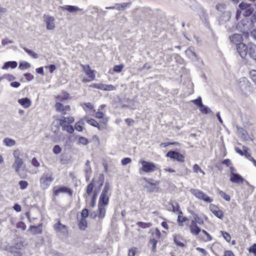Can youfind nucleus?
Segmentation results:
<instances>
[{
  "instance_id": "nucleus-1",
  "label": "nucleus",
  "mask_w": 256,
  "mask_h": 256,
  "mask_svg": "<svg viewBox=\"0 0 256 256\" xmlns=\"http://www.w3.org/2000/svg\"><path fill=\"white\" fill-rule=\"evenodd\" d=\"M230 42L236 45V50L240 58L247 60L250 58L256 61V45L252 42L246 44L242 42V36L240 34H234L230 36Z\"/></svg>"
},
{
  "instance_id": "nucleus-2",
  "label": "nucleus",
  "mask_w": 256,
  "mask_h": 256,
  "mask_svg": "<svg viewBox=\"0 0 256 256\" xmlns=\"http://www.w3.org/2000/svg\"><path fill=\"white\" fill-rule=\"evenodd\" d=\"M53 174L52 172H45L42 175L40 179V184L42 189H46L50 186L54 180Z\"/></svg>"
},
{
  "instance_id": "nucleus-3",
  "label": "nucleus",
  "mask_w": 256,
  "mask_h": 256,
  "mask_svg": "<svg viewBox=\"0 0 256 256\" xmlns=\"http://www.w3.org/2000/svg\"><path fill=\"white\" fill-rule=\"evenodd\" d=\"M20 151L19 150L14 151V162L13 164L12 167L14 168L16 172L20 176L23 178H24L25 175L20 173V168L23 165L24 162L20 158Z\"/></svg>"
},
{
  "instance_id": "nucleus-4",
  "label": "nucleus",
  "mask_w": 256,
  "mask_h": 256,
  "mask_svg": "<svg viewBox=\"0 0 256 256\" xmlns=\"http://www.w3.org/2000/svg\"><path fill=\"white\" fill-rule=\"evenodd\" d=\"M110 188V186L109 183L108 182H106L104 189L100 196L98 201L99 206H105L108 204L110 196V194H108Z\"/></svg>"
},
{
  "instance_id": "nucleus-5",
  "label": "nucleus",
  "mask_w": 256,
  "mask_h": 256,
  "mask_svg": "<svg viewBox=\"0 0 256 256\" xmlns=\"http://www.w3.org/2000/svg\"><path fill=\"white\" fill-rule=\"evenodd\" d=\"M190 191L192 194L199 200H202L206 202H211L213 201L212 198H210L202 191L198 189L192 188Z\"/></svg>"
},
{
  "instance_id": "nucleus-6",
  "label": "nucleus",
  "mask_w": 256,
  "mask_h": 256,
  "mask_svg": "<svg viewBox=\"0 0 256 256\" xmlns=\"http://www.w3.org/2000/svg\"><path fill=\"white\" fill-rule=\"evenodd\" d=\"M140 162L142 166L141 169L144 172L150 173L158 169L155 164L152 162L140 160Z\"/></svg>"
},
{
  "instance_id": "nucleus-7",
  "label": "nucleus",
  "mask_w": 256,
  "mask_h": 256,
  "mask_svg": "<svg viewBox=\"0 0 256 256\" xmlns=\"http://www.w3.org/2000/svg\"><path fill=\"white\" fill-rule=\"evenodd\" d=\"M239 8L242 10V15L244 17L250 16L254 11V8L252 6L246 2H241L239 4Z\"/></svg>"
},
{
  "instance_id": "nucleus-8",
  "label": "nucleus",
  "mask_w": 256,
  "mask_h": 256,
  "mask_svg": "<svg viewBox=\"0 0 256 256\" xmlns=\"http://www.w3.org/2000/svg\"><path fill=\"white\" fill-rule=\"evenodd\" d=\"M56 19L53 16L48 14H44V22L46 24V28L47 30H52L55 28Z\"/></svg>"
},
{
  "instance_id": "nucleus-9",
  "label": "nucleus",
  "mask_w": 256,
  "mask_h": 256,
  "mask_svg": "<svg viewBox=\"0 0 256 256\" xmlns=\"http://www.w3.org/2000/svg\"><path fill=\"white\" fill-rule=\"evenodd\" d=\"M84 72L86 76V78H84V82H90L94 79L95 74L94 71L90 69L89 65L82 66Z\"/></svg>"
},
{
  "instance_id": "nucleus-10",
  "label": "nucleus",
  "mask_w": 256,
  "mask_h": 256,
  "mask_svg": "<svg viewBox=\"0 0 256 256\" xmlns=\"http://www.w3.org/2000/svg\"><path fill=\"white\" fill-rule=\"evenodd\" d=\"M146 184L144 186V188L146 190V191L149 192H157L158 190V187L156 183L152 182L150 179L146 180Z\"/></svg>"
},
{
  "instance_id": "nucleus-11",
  "label": "nucleus",
  "mask_w": 256,
  "mask_h": 256,
  "mask_svg": "<svg viewBox=\"0 0 256 256\" xmlns=\"http://www.w3.org/2000/svg\"><path fill=\"white\" fill-rule=\"evenodd\" d=\"M166 156L172 159L176 160L179 162H184V156L176 151H169L166 154Z\"/></svg>"
},
{
  "instance_id": "nucleus-12",
  "label": "nucleus",
  "mask_w": 256,
  "mask_h": 256,
  "mask_svg": "<svg viewBox=\"0 0 256 256\" xmlns=\"http://www.w3.org/2000/svg\"><path fill=\"white\" fill-rule=\"evenodd\" d=\"M74 121V118L72 116L70 117H65L64 116H62L58 120L59 124L58 128L60 126H61L62 128V130H63V126H66L68 124H71L73 123Z\"/></svg>"
},
{
  "instance_id": "nucleus-13",
  "label": "nucleus",
  "mask_w": 256,
  "mask_h": 256,
  "mask_svg": "<svg viewBox=\"0 0 256 256\" xmlns=\"http://www.w3.org/2000/svg\"><path fill=\"white\" fill-rule=\"evenodd\" d=\"M230 180L232 183L242 184L244 179L239 174L232 172L230 174Z\"/></svg>"
},
{
  "instance_id": "nucleus-14",
  "label": "nucleus",
  "mask_w": 256,
  "mask_h": 256,
  "mask_svg": "<svg viewBox=\"0 0 256 256\" xmlns=\"http://www.w3.org/2000/svg\"><path fill=\"white\" fill-rule=\"evenodd\" d=\"M54 195L58 196L60 193L68 194L70 196L72 194V190L68 187L62 186L54 191Z\"/></svg>"
},
{
  "instance_id": "nucleus-15",
  "label": "nucleus",
  "mask_w": 256,
  "mask_h": 256,
  "mask_svg": "<svg viewBox=\"0 0 256 256\" xmlns=\"http://www.w3.org/2000/svg\"><path fill=\"white\" fill-rule=\"evenodd\" d=\"M210 209L212 214L218 218L220 219L223 217V212L220 210L218 206L214 204H210Z\"/></svg>"
},
{
  "instance_id": "nucleus-16",
  "label": "nucleus",
  "mask_w": 256,
  "mask_h": 256,
  "mask_svg": "<svg viewBox=\"0 0 256 256\" xmlns=\"http://www.w3.org/2000/svg\"><path fill=\"white\" fill-rule=\"evenodd\" d=\"M186 55L193 61H198L199 58L194 50L193 48H190L186 50Z\"/></svg>"
},
{
  "instance_id": "nucleus-17",
  "label": "nucleus",
  "mask_w": 256,
  "mask_h": 256,
  "mask_svg": "<svg viewBox=\"0 0 256 256\" xmlns=\"http://www.w3.org/2000/svg\"><path fill=\"white\" fill-rule=\"evenodd\" d=\"M236 128L237 134L241 137L242 140H247L250 138L248 132L242 128L236 126Z\"/></svg>"
},
{
  "instance_id": "nucleus-18",
  "label": "nucleus",
  "mask_w": 256,
  "mask_h": 256,
  "mask_svg": "<svg viewBox=\"0 0 256 256\" xmlns=\"http://www.w3.org/2000/svg\"><path fill=\"white\" fill-rule=\"evenodd\" d=\"M18 102L24 108H28L32 104L30 100L27 98L18 99Z\"/></svg>"
},
{
  "instance_id": "nucleus-19",
  "label": "nucleus",
  "mask_w": 256,
  "mask_h": 256,
  "mask_svg": "<svg viewBox=\"0 0 256 256\" xmlns=\"http://www.w3.org/2000/svg\"><path fill=\"white\" fill-rule=\"evenodd\" d=\"M42 224L38 226H30L29 228V230L31 231L33 234H40L42 233Z\"/></svg>"
},
{
  "instance_id": "nucleus-20",
  "label": "nucleus",
  "mask_w": 256,
  "mask_h": 256,
  "mask_svg": "<svg viewBox=\"0 0 256 256\" xmlns=\"http://www.w3.org/2000/svg\"><path fill=\"white\" fill-rule=\"evenodd\" d=\"M62 8L70 13H75L78 11L82 10V9L80 8L77 6L70 5H66L62 7Z\"/></svg>"
},
{
  "instance_id": "nucleus-21",
  "label": "nucleus",
  "mask_w": 256,
  "mask_h": 256,
  "mask_svg": "<svg viewBox=\"0 0 256 256\" xmlns=\"http://www.w3.org/2000/svg\"><path fill=\"white\" fill-rule=\"evenodd\" d=\"M18 66V63L16 61H8L7 62H6L3 66H2V70H6L8 68H15Z\"/></svg>"
},
{
  "instance_id": "nucleus-22",
  "label": "nucleus",
  "mask_w": 256,
  "mask_h": 256,
  "mask_svg": "<svg viewBox=\"0 0 256 256\" xmlns=\"http://www.w3.org/2000/svg\"><path fill=\"white\" fill-rule=\"evenodd\" d=\"M94 179L93 178L92 182L88 185L86 187V194L84 195V196L86 198V199H87L88 198V196H90L92 193L94 187Z\"/></svg>"
},
{
  "instance_id": "nucleus-23",
  "label": "nucleus",
  "mask_w": 256,
  "mask_h": 256,
  "mask_svg": "<svg viewBox=\"0 0 256 256\" xmlns=\"http://www.w3.org/2000/svg\"><path fill=\"white\" fill-rule=\"evenodd\" d=\"M132 2H124L122 4H116V10H124L126 8H130L131 6Z\"/></svg>"
},
{
  "instance_id": "nucleus-24",
  "label": "nucleus",
  "mask_w": 256,
  "mask_h": 256,
  "mask_svg": "<svg viewBox=\"0 0 256 256\" xmlns=\"http://www.w3.org/2000/svg\"><path fill=\"white\" fill-rule=\"evenodd\" d=\"M54 228L56 232H61L64 229H66V226L60 223V221L58 220V222L54 226Z\"/></svg>"
},
{
  "instance_id": "nucleus-25",
  "label": "nucleus",
  "mask_w": 256,
  "mask_h": 256,
  "mask_svg": "<svg viewBox=\"0 0 256 256\" xmlns=\"http://www.w3.org/2000/svg\"><path fill=\"white\" fill-rule=\"evenodd\" d=\"M190 232L194 235H198L201 231L200 228L197 224H190Z\"/></svg>"
},
{
  "instance_id": "nucleus-26",
  "label": "nucleus",
  "mask_w": 256,
  "mask_h": 256,
  "mask_svg": "<svg viewBox=\"0 0 256 256\" xmlns=\"http://www.w3.org/2000/svg\"><path fill=\"white\" fill-rule=\"evenodd\" d=\"M104 206H99L98 211V216L100 218H103L105 216L106 214V208L104 207Z\"/></svg>"
},
{
  "instance_id": "nucleus-27",
  "label": "nucleus",
  "mask_w": 256,
  "mask_h": 256,
  "mask_svg": "<svg viewBox=\"0 0 256 256\" xmlns=\"http://www.w3.org/2000/svg\"><path fill=\"white\" fill-rule=\"evenodd\" d=\"M9 251L13 254L14 256H22V254L20 249L16 246H12L9 248Z\"/></svg>"
},
{
  "instance_id": "nucleus-28",
  "label": "nucleus",
  "mask_w": 256,
  "mask_h": 256,
  "mask_svg": "<svg viewBox=\"0 0 256 256\" xmlns=\"http://www.w3.org/2000/svg\"><path fill=\"white\" fill-rule=\"evenodd\" d=\"M216 192L226 201L230 202V196L224 192L220 190L219 188L216 189Z\"/></svg>"
},
{
  "instance_id": "nucleus-29",
  "label": "nucleus",
  "mask_w": 256,
  "mask_h": 256,
  "mask_svg": "<svg viewBox=\"0 0 256 256\" xmlns=\"http://www.w3.org/2000/svg\"><path fill=\"white\" fill-rule=\"evenodd\" d=\"M78 225L80 229L84 230L87 228V222L86 219L81 218Z\"/></svg>"
},
{
  "instance_id": "nucleus-30",
  "label": "nucleus",
  "mask_w": 256,
  "mask_h": 256,
  "mask_svg": "<svg viewBox=\"0 0 256 256\" xmlns=\"http://www.w3.org/2000/svg\"><path fill=\"white\" fill-rule=\"evenodd\" d=\"M3 142L7 146H12L16 144L15 141L10 138H5L3 140Z\"/></svg>"
},
{
  "instance_id": "nucleus-31",
  "label": "nucleus",
  "mask_w": 256,
  "mask_h": 256,
  "mask_svg": "<svg viewBox=\"0 0 256 256\" xmlns=\"http://www.w3.org/2000/svg\"><path fill=\"white\" fill-rule=\"evenodd\" d=\"M30 67V64L26 61H22L20 62L18 68L22 70L28 69Z\"/></svg>"
},
{
  "instance_id": "nucleus-32",
  "label": "nucleus",
  "mask_w": 256,
  "mask_h": 256,
  "mask_svg": "<svg viewBox=\"0 0 256 256\" xmlns=\"http://www.w3.org/2000/svg\"><path fill=\"white\" fill-rule=\"evenodd\" d=\"M84 174H92V168L90 165V161L88 160H87L85 164V166L84 168Z\"/></svg>"
},
{
  "instance_id": "nucleus-33",
  "label": "nucleus",
  "mask_w": 256,
  "mask_h": 256,
  "mask_svg": "<svg viewBox=\"0 0 256 256\" xmlns=\"http://www.w3.org/2000/svg\"><path fill=\"white\" fill-rule=\"evenodd\" d=\"M69 98V94L66 92H64L58 96L56 99L58 101H64Z\"/></svg>"
},
{
  "instance_id": "nucleus-34",
  "label": "nucleus",
  "mask_w": 256,
  "mask_h": 256,
  "mask_svg": "<svg viewBox=\"0 0 256 256\" xmlns=\"http://www.w3.org/2000/svg\"><path fill=\"white\" fill-rule=\"evenodd\" d=\"M182 211L179 212L178 214V222L180 226H182L181 224V223L186 222L188 220V218L182 216Z\"/></svg>"
},
{
  "instance_id": "nucleus-35",
  "label": "nucleus",
  "mask_w": 256,
  "mask_h": 256,
  "mask_svg": "<svg viewBox=\"0 0 256 256\" xmlns=\"http://www.w3.org/2000/svg\"><path fill=\"white\" fill-rule=\"evenodd\" d=\"M24 50L28 53L29 55H30L32 58L34 59H36L38 58V54L32 51V50H29L26 48H24Z\"/></svg>"
},
{
  "instance_id": "nucleus-36",
  "label": "nucleus",
  "mask_w": 256,
  "mask_h": 256,
  "mask_svg": "<svg viewBox=\"0 0 256 256\" xmlns=\"http://www.w3.org/2000/svg\"><path fill=\"white\" fill-rule=\"evenodd\" d=\"M116 89V87L112 84H104L103 90L112 91Z\"/></svg>"
},
{
  "instance_id": "nucleus-37",
  "label": "nucleus",
  "mask_w": 256,
  "mask_h": 256,
  "mask_svg": "<svg viewBox=\"0 0 256 256\" xmlns=\"http://www.w3.org/2000/svg\"><path fill=\"white\" fill-rule=\"evenodd\" d=\"M200 111L204 114L212 113V110L209 107L206 106H204V104L202 107H200Z\"/></svg>"
},
{
  "instance_id": "nucleus-38",
  "label": "nucleus",
  "mask_w": 256,
  "mask_h": 256,
  "mask_svg": "<svg viewBox=\"0 0 256 256\" xmlns=\"http://www.w3.org/2000/svg\"><path fill=\"white\" fill-rule=\"evenodd\" d=\"M87 122L93 126L98 128L99 130L100 129V127H99V124L94 119H93V118L88 119Z\"/></svg>"
},
{
  "instance_id": "nucleus-39",
  "label": "nucleus",
  "mask_w": 256,
  "mask_h": 256,
  "mask_svg": "<svg viewBox=\"0 0 256 256\" xmlns=\"http://www.w3.org/2000/svg\"><path fill=\"white\" fill-rule=\"evenodd\" d=\"M242 148H243L244 151V156H245L246 158L250 161H251L252 160H253L254 158L251 156L250 154L248 152V148L244 146L242 147Z\"/></svg>"
},
{
  "instance_id": "nucleus-40",
  "label": "nucleus",
  "mask_w": 256,
  "mask_h": 256,
  "mask_svg": "<svg viewBox=\"0 0 256 256\" xmlns=\"http://www.w3.org/2000/svg\"><path fill=\"white\" fill-rule=\"evenodd\" d=\"M248 84L249 82L246 78H244L240 79V86L242 90L244 85H246V86H249Z\"/></svg>"
},
{
  "instance_id": "nucleus-41",
  "label": "nucleus",
  "mask_w": 256,
  "mask_h": 256,
  "mask_svg": "<svg viewBox=\"0 0 256 256\" xmlns=\"http://www.w3.org/2000/svg\"><path fill=\"white\" fill-rule=\"evenodd\" d=\"M157 242V240L154 238L150 239L149 241V244L152 246V251L153 252H155L156 251Z\"/></svg>"
},
{
  "instance_id": "nucleus-42",
  "label": "nucleus",
  "mask_w": 256,
  "mask_h": 256,
  "mask_svg": "<svg viewBox=\"0 0 256 256\" xmlns=\"http://www.w3.org/2000/svg\"><path fill=\"white\" fill-rule=\"evenodd\" d=\"M192 102L200 108L203 106L202 98L200 96H198L196 99L192 100Z\"/></svg>"
},
{
  "instance_id": "nucleus-43",
  "label": "nucleus",
  "mask_w": 256,
  "mask_h": 256,
  "mask_svg": "<svg viewBox=\"0 0 256 256\" xmlns=\"http://www.w3.org/2000/svg\"><path fill=\"white\" fill-rule=\"evenodd\" d=\"M62 130L66 131L69 134H72L74 132V128L72 125L68 124L66 126H63Z\"/></svg>"
},
{
  "instance_id": "nucleus-44",
  "label": "nucleus",
  "mask_w": 256,
  "mask_h": 256,
  "mask_svg": "<svg viewBox=\"0 0 256 256\" xmlns=\"http://www.w3.org/2000/svg\"><path fill=\"white\" fill-rule=\"evenodd\" d=\"M20 188L21 190H24L27 188L28 182L26 180H20L18 182Z\"/></svg>"
},
{
  "instance_id": "nucleus-45",
  "label": "nucleus",
  "mask_w": 256,
  "mask_h": 256,
  "mask_svg": "<svg viewBox=\"0 0 256 256\" xmlns=\"http://www.w3.org/2000/svg\"><path fill=\"white\" fill-rule=\"evenodd\" d=\"M78 142L79 144H82L84 146L86 145L88 143V141L87 138L84 136H80L78 138Z\"/></svg>"
},
{
  "instance_id": "nucleus-46",
  "label": "nucleus",
  "mask_w": 256,
  "mask_h": 256,
  "mask_svg": "<svg viewBox=\"0 0 256 256\" xmlns=\"http://www.w3.org/2000/svg\"><path fill=\"white\" fill-rule=\"evenodd\" d=\"M80 124H83V120H80L79 122H77L76 124H75V126H74V128L75 129L78 131V132H82V126Z\"/></svg>"
},
{
  "instance_id": "nucleus-47",
  "label": "nucleus",
  "mask_w": 256,
  "mask_h": 256,
  "mask_svg": "<svg viewBox=\"0 0 256 256\" xmlns=\"http://www.w3.org/2000/svg\"><path fill=\"white\" fill-rule=\"evenodd\" d=\"M250 76L251 80L256 84V70H252L250 72Z\"/></svg>"
},
{
  "instance_id": "nucleus-48",
  "label": "nucleus",
  "mask_w": 256,
  "mask_h": 256,
  "mask_svg": "<svg viewBox=\"0 0 256 256\" xmlns=\"http://www.w3.org/2000/svg\"><path fill=\"white\" fill-rule=\"evenodd\" d=\"M221 233L224 238L226 242H230V241L231 236L228 232H226L222 231Z\"/></svg>"
},
{
  "instance_id": "nucleus-49",
  "label": "nucleus",
  "mask_w": 256,
  "mask_h": 256,
  "mask_svg": "<svg viewBox=\"0 0 256 256\" xmlns=\"http://www.w3.org/2000/svg\"><path fill=\"white\" fill-rule=\"evenodd\" d=\"M34 78V76L30 73H26L24 74L23 79L27 82L31 81Z\"/></svg>"
},
{
  "instance_id": "nucleus-50",
  "label": "nucleus",
  "mask_w": 256,
  "mask_h": 256,
  "mask_svg": "<svg viewBox=\"0 0 256 256\" xmlns=\"http://www.w3.org/2000/svg\"><path fill=\"white\" fill-rule=\"evenodd\" d=\"M56 110L59 112H64V106L60 102H56L55 105Z\"/></svg>"
},
{
  "instance_id": "nucleus-51",
  "label": "nucleus",
  "mask_w": 256,
  "mask_h": 256,
  "mask_svg": "<svg viewBox=\"0 0 256 256\" xmlns=\"http://www.w3.org/2000/svg\"><path fill=\"white\" fill-rule=\"evenodd\" d=\"M124 68V66L123 64L116 65L114 66L113 70L116 72H120Z\"/></svg>"
},
{
  "instance_id": "nucleus-52",
  "label": "nucleus",
  "mask_w": 256,
  "mask_h": 256,
  "mask_svg": "<svg viewBox=\"0 0 256 256\" xmlns=\"http://www.w3.org/2000/svg\"><path fill=\"white\" fill-rule=\"evenodd\" d=\"M225 4L223 3H219L216 5V9L220 12H223L225 10Z\"/></svg>"
},
{
  "instance_id": "nucleus-53",
  "label": "nucleus",
  "mask_w": 256,
  "mask_h": 256,
  "mask_svg": "<svg viewBox=\"0 0 256 256\" xmlns=\"http://www.w3.org/2000/svg\"><path fill=\"white\" fill-rule=\"evenodd\" d=\"M90 87L103 90L104 84H92L91 85H90Z\"/></svg>"
},
{
  "instance_id": "nucleus-54",
  "label": "nucleus",
  "mask_w": 256,
  "mask_h": 256,
  "mask_svg": "<svg viewBox=\"0 0 256 256\" xmlns=\"http://www.w3.org/2000/svg\"><path fill=\"white\" fill-rule=\"evenodd\" d=\"M16 227L18 228L21 229L22 230H24L26 228V225L22 222H19L16 224Z\"/></svg>"
},
{
  "instance_id": "nucleus-55",
  "label": "nucleus",
  "mask_w": 256,
  "mask_h": 256,
  "mask_svg": "<svg viewBox=\"0 0 256 256\" xmlns=\"http://www.w3.org/2000/svg\"><path fill=\"white\" fill-rule=\"evenodd\" d=\"M137 224L138 226L142 228H149L151 226V224L150 223H146L143 222H138Z\"/></svg>"
},
{
  "instance_id": "nucleus-56",
  "label": "nucleus",
  "mask_w": 256,
  "mask_h": 256,
  "mask_svg": "<svg viewBox=\"0 0 256 256\" xmlns=\"http://www.w3.org/2000/svg\"><path fill=\"white\" fill-rule=\"evenodd\" d=\"M96 197H97V193L96 192H94L92 196V200H91L90 205L92 208L94 207V206H96Z\"/></svg>"
},
{
  "instance_id": "nucleus-57",
  "label": "nucleus",
  "mask_w": 256,
  "mask_h": 256,
  "mask_svg": "<svg viewBox=\"0 0 256 256\" xmlns=\"http://www.w3.org/2000/svg\"><path fill=\"white\" fill-rule=\"evenodd\" d=\"M46 69H48L50 73H52L56 70V66L54 64H50L44 66Z\"/></svg>"
},
{
  "instance_id": "nucleus-58",
  "label": "nucleus",
  "mask_w": 256,
  "mask_h": 256,
  "mask_svg": "<svg viewBox=\"0 0 256 256\" xmlns=\"http://www.w3.org/2000/svg\"><path fill=\"white\" fill-rule=\"evenodd\" d=\"M152 235L157 238H160L161 234L158 229H155V230L152 232Z\"/></svg>"
},
{
  "instance_id": "nucleus-59",
  "label": "nucleus",
  "mask_w": 256,
  "mask_h": 256,
  "mask_svg": "<svg viewBox=\"0 0 256 256\" xmlns=\"http://www.w3.org/2000/svg\"><path fill=\"white\" fill-rule=\"evenodd\" d=\"M31 162L32 165L34 167L38 168L40 166V162H38V160L36 158H32Z\"/></svg>"
},
{
  "instance_id": "nucleus-60",
  "label": "nucleus",
  "mask_w": 256,
  "mask_h": 256,
  "mask_svg": "<svg viewBox=\"0 0 256 256\" xmlns=\"http://www.w3.org/2000/svg\"><path fill=\"white\" fill-rule=\"evenodd\" d=\"M132 162V160L130 158H125L122 160V164L126 166L130 164Z\"/></svg>"
},
{
  "instance_id": "nucleus-61",
  "label": "nucleus",
  "mask_w": 256,
  "mask_h": 256,
  "mask_svg": "<svg viewBox=\"0 0 256 256\" xmlns=\"http://www.w3.org/2000/svg\"><path fill=\"white\" fill-rule=\"evenodd\" d=\"M248 251L250 253H252L254 256H256V244L252 246L250 248Z\"/></svg>"
},
{
  "instance_id": "nucleus-62",
  "label": "nucleus",
  "mask_w": 256,
  "mask_h": 256,
  "mask_svg": "<svg viewBox=\"0 0 256 256\" xmlns=\"http://www.w3.org/2000/svg\"><path fill=\"white\" fill-rule=\"evenodd\" d=\"M88 216V209H84L81 213L82 218H86Z\"/></svg>"
},
{
  "instance_id": "nucleus-63",
  "label": "nucleus",
  "mask_w": 256,
  "mask_h": 256,
  "mask_svg": "<svg viewBox=\"0 0 256 256\" xmlns=\"http://www.w3.org/2000/svg\"><path fill=\"white\" fill-rule=\"evenodd\" d=\"M2 78H4V79H6L9 81H12L15 79L14 76H13L12 74H4L2 76Z\"/></svg>"
},
{
  "instance_id": "nucleus-64",
  "label": "nucleus",
  "mask_w": 256,
  "mask_h": 256,
  "mask_svg": "<svg viewBox=\"0 0 256 256\" xmlns=\"http://www.w3.org/2000/svg\"><path fill=\"white\" fill-rule=\"evenodd\" d=\"M62 149L58 145H56L53 148V152L55 154H59L61 152Z\"/></svg>"
}]
</instances>
